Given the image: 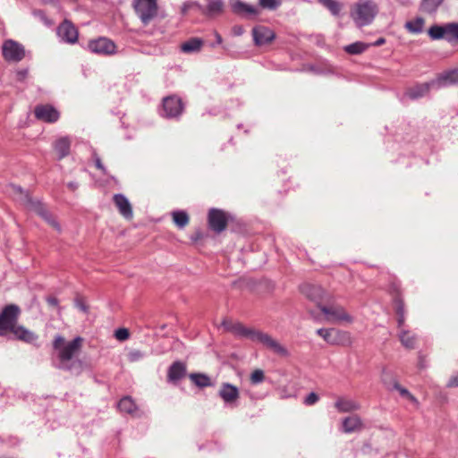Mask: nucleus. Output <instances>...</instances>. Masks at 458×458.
Here are the masks:
<instances>
[{
	"label": "nucleus",
	"instance_id": "obj_1",
	"mask_svg": "<svg viewBox=\"0 0 458 458\" xmlns=\"http://www.w3.org/2000/svg\"><path fill=\"white\" fill-rule=\"evenodd\" d=\"M377 5L373 0H359L351 6L350 16L359 28L370 24L377 13Z\"/></svg>",
	"mask_w": 458,
	"mask_h": 458
},
{
	"label": "nucleus",
	"instance_id": "obj_2",
	"mask_svg": "<svg viewBox=\"0 0 458 458\" xmlns=\"http://www.w3.org/2000/svg\"><path fill=\"white\" fill-rule=\"evenodd\" d=\"M11 189L13 192L19 196L20 200L26 205L29 208L35 211L38 215H39L45 221L55 229L57 232L61 231V226L55 218L48 212V210L45 208V206L38 202L33 200L30 196L24 192L23 190L17 185H12Z\"/></svg>",
	"mask_w": 458,
	"mask_h": 458
},
{
	"label": "nucleus",
	"instance_id": "obj_3",
	"mask_svg": "<svg viewBox=\"0 0 458 458\" xmlns=\"http://www.w3.org/2000/svg\"><path fill=\"white\" fill-rule=\"evenodd\" d=\"M83 339L80 336L65 344L62 335H56L53 342V347L58 351V358L62 363L71 360L81 349Z\"/></svg>",
	"mask_w": 458,
	"mask_h": 458
},
{
	"label": "nucleus",
	"instance_id": "obj_4",
	"mask_svg": "<svg viewBox=\"0 0 458 458\" xmlns=\"http://www.w3.org/2000/svg\"><path fill=\"white\" fill-rule=\"evenodd\" d=\"M133 8L144 25H148L157 16L158 6L157 0H133Z\"/></svg>",
	"mask_w": 458,
	"mask_h": 458
},
{
	"label": "nucleus",
	"instance_id": "obj_5",
	"mask_svg": "<svg viewBox=\"0 0 458 458\" xmlns=\"http://www.w3.org/2000/svg\"><path fill=\"white\" fill-rule=\"evenodd\" d=\"M21 314V309L15 304L6 305L0 314V335H7L14 327Z\"/></svg>",
	"mask_w": 458,
	"mask_h": 458
},
{
	"label": "nucleus",
	"instance_id": "obj_6",
	"mask_svg": "<svg viewBox=\"0 0 458 458\" xmlns=\"http://www.w3.org/2000/svg\"><path fill=\"white\" fill-rule=\"evenodd\" d=\"M320 311L325 315V319L333 324H352L353 318L340 305H323Z\"/></svg>",
	"mask_w": 458,
	"mask_h": 458
},
{
	"label": "nucleus",
	"instance_id": "obj_7",
	"mask_svg": "<svg viewBox=\"0 0 458 458\" xmlns=\"http://www.w3.org/2000/svg\"><path fill=\"white\" fill-rule=\"evenodd\" d=\"M317 334L327 344L332 345L348 344L351 343L350 334L336 328H319Z\"/></svg>",
	"mask_w": 458,
	"mask_h": 458
},
{
	"label": "nucleus",
	"instance_id": "obj_8",
	"mask_svg": "<svg viewBox=\"0 0 458 458\" xmlns=\"http://www.w3.org/2000/svg\"><path fill=\"white\" fill-rule=\"evenodd\" d=\"M301 293L310 301H313L319 309L324 301H328V294L319 285L305 283L300 286Z\"/></svg>",
	"mask_w": 458,
	"mask_h": 458
},
{
	"label": "nucleus",
	"instance_id": "obj_9",
	"mask_svg": "<svg viewBox=\"0 0 458 458\" xmlns=\"http://www.w3.org/2000/svg\"><path fill=\"white\" fill-rule=\"evenodd\" d=\"M2 53L7 62L17 63L21 61L25 56L23 46L13 39H8L4 42Z\"/></svg>",
	"mask_w": 458,
	"mask_h": 458
},
{
	"label": "nucleus",
	"instance_id": "obj_10",
	"mask_svg": "<svg viewBox=\"0 0 458 458\" xmlns=\"http://www.w3.org/2000/svg\"><path fill=\"white\" fill-rule=\"evenodd\" d=\"M208 223L212 231L220 233L227 227L228 215L221 209L211 208L208 211Z\"/></svg>",
	"mask_w": 458,
	"mask_h": 458
},
{
	"label": "nucleus",
	"instance_id": "obj_11",
	"mask_svg": "<svg viewBox=\"0 0 458 458\" xmlns=\"http://www.w3.org/2000/svg\"><path fill=\"white\" fill-rule=\"evenodd\" d=\"M224 327L227 331L233 333V335L240 337L248 338L252 341H258L259 335L261 333V331L255 330L251 327H247L240 322L225 321Z\"/></svg>",
	"mask_w": 458,
	"mask_h": 458
},
{
	"label": "nucleus",
	"instance_id": "obj_12",
	"mask_svg": "<svg viewBox=\"0 0 458 458\" xmlns=\"http://www.w3.org/2000/svg\"><path fill=\"white\" fill-rule=\"evenodd\" d=\"M183 112V104L180 98L169 96L163 99L162 116L166 118H176Z\"/></svg>",
	"mask_w": 458,
	"mask_h": 458
},
{
	"label": "nucleus",
	"instance_id": "obj_13",
	"mask_svg": "<svg viewBox=\"0 0 458 458\" xmlns=\"http://www.w3.org/2000/svg\"><path fill=\"white\" fill-rule=\"evenodd\" d=\"M57 35L64 42L74 44L78 40L79 32L77 28L68 20H64L57 27Z\"/></svg>",
	"mask_w": 458,
	"mask_h": 458
},
{
	"label": "nucleus",
	"instance_id": "obj_14",
	"mask_svg": "<svg viewBox=\"0 0 458 458\" xmlns=\"http://www.w3.org/2000/svg\"><path fill=\"white\" fill-rule=\"evenodd\" d=\"M89 48L91 52L96 54L112 55L115 53L116 46L112 40L106 38H99L89 41Z\"/></svg>",
	"mask_w": 458,
	"mask_h": 458
},
{
	"label": "nucleus",
	"instance_id": "obj_15",
	"mask_svg": "<svg viewBox=\"0 0 458 458\" xmlns=\"http://www.w3.org/2000/svg\"><path fill=\"white\" fill-rule=\"evenodd\" d=\"M257 342L261 343L267 349L281 357H287L289 355L288 350L284 345L266 333L261 332Z\"/></svg>",
	"mask_w": 458,
	"mask_h": 458
},
{
	"label": "nucleus",
	"instance_id": "obj_16",
	"mask_svg": "<svg viewBox=\"0 0 458 458\" xmlns=\"http://www.w3.org/2000/svg\"><path fill=\"white\" fill-rule=\"evenodd\" d=\"M257 342L261 343L267 349L281 357H287L289 355L288 350L284 345L266 333L261 332Z\"/></svg>",
	"mask_w": 458,
	"mask_h": 458
},
{
	"label": "nucleus",
	"instance_id": "obj_17",
	"mask_svg": "<svg viewBox=\"0 0 458 458\" xmlns=\"http://www.w3.org/2000/svg\"><path fill=\"white\" fill-rule=\"evenodd\" d=\"M35 116L46 123H55L59 119V112L50 105H39L34 109Z\"/></svg>",
	"mask_w": 458,
	"mask_h": 458
},
{
	"label": "nucleus",
	"instance_id": "obj_18",
	"mask_svg": "<svg viewBox=\"0 0 458 458\" xmlns=\"http://www.w3.org/2000/svg\"><path fill=\"white\" fill-rule=\"evenodd\" d=\"M218 395L225 403L232 405L240 398V390L234 385L230 383H222L218 391Z\"/></svg>",
	"mask_w": 458,
	"mask_h": 458
},
{
	"label": "nucleus",
	"instance_id": "obj_19",
	"mask_svg": "<svg viewBox=\"0 0 458 458\" xmlns=\"http://www.w3.org/2000/svg\"><path fill=\"white\" fill-rule=\"evenodd\" d=\"M113 201L117 208L119 213L125 219H131L133 217L132 207L128 199L121 193L113 196Z\"/></svg>",
	"mask_w": 458,
	"mask_h": 458
},
{
	"label": "nucleus",
	"instance_id": "obj_20",
	"mask_svg": "<svg viewBox=\"0 0 458 458\" xmlns=\"http://www.w3.org/2000/svg\"><path fill=\"white\" fill-rule=\"evenodd\" d=\"M252 35L257 46L268 44L275 38L274 31L264 26L253 28Z\"/></svg>",
	"mask_w": 458,
	"mask_h": 458
},
{
	"label": "nucleus",
	"instance_id": "obj_21",
	"mask_svg": "<svg viewBox=\"0 0 458 458\" xmlns=\"http://www.w3.org/2000/svg\"><path fill=\"white\" fill-rule=\"evenodd\" d=\"M334 406L340 413L352 412L360 409V404L358 402L343 396L336 399Z\"/></svg>",
	"mask_w": 458,
	"mask_h": 458
},
{
	"label": "nucleus",
	"instance_id": "obj_22",
	"mask_svg": "<svg viewBox=\"0 0 458 458\" xmlns=\"http://www.w3.org/2000/svg\"><path fill=\"white\" fill-rule=\"evenodd\" d=\"M343 431L344 433H352L363 428V423L360 417L357 414L348 416L343 420Z\"/></svg>",
	"mask_w": 458,
	"mask_h": 458
},
{
	"label": "nucleus",
	"instance_id": "obj_23",
	"mask_svg": "<svg viewBox=\"0 0 458 458\" xmlns=\"http://www.w3.org/2000/svg\"><path fill=\"white\" fill-rule=\"evenodd\" d=\"M186 366L182 361H174L168 369L167 379L170 382H177L184 377Z\"/></svg>",
	"mask_w": 458,
	"mask_h": 458
},
{
	"label": "nucleus",
	"instance_id": "obj_24",
	"mask_svg": "<svg viewBox=\"0 0 458 458\" xmlns=\"http://www.w3.org/2000/svg\"><path fill=\"white\" fill-rule=\"evenodd\" d=\"M230 6L236 14L257 15L259 13V10L256 7L247 4L241 0H230Z\"/></svg>",
	"mask_w": 458,
	"mask_h": 458
},
{
	"label": "nucleus",
	"instance_id": "obj_25",
	"mask_svg": "<svg viewBox=\"0 0 458 458\" xmlns=\"http://www.w3.org/2000/svg\"><path fill=\"white\" fill-rule=\"evenodd\" d=\"M9 333H13L14 336L21 341L30 344L38 339V335L28 330L22 326L14 327Z\"/></svg>",
	"mask_w": 458,
	"mask_h": 458
},
{
	"label": "nucleus",
	"instance_id": "obj_26",
	"mask_svg": "<svg viewBox=\"0 0 458 458\" xmlns=\"http://www.w3.org/2000/svg\"><path fill=\"white\" fill-rule=\"evenodd\" d=\"M204 46V41L199 38H191L181 44L180 49L185 54L198 53Z\"/></svg>",
	"mask_w": 458,
	"mask_h": 458
},
{
	"label": "nucleus",
	"instance_id": "obj_27",
	"mask_svg": "<svg viewBox=\"0 0 458 458\" xmlns=\"http://www.w3.org/2000/svg\"><path fill=\"white\" fill-rule=\"evenodd\" d=\"M399 340L403 347L409 350L416 348L417 335L410 330L402 329L398 335Z\"/></svg>",
	"mask_w": 458,
	"mask_h": 458
},
{
	"label": "nucleus",
	"instance_id": "obj_28",
	"mask_svg": "<svg viewBox=\"0 0 458 458\" xmlns=\"http://www.w3.org/2000/svg\"><path fill=\"white\" fill-rule=\"evenodd\" d=\"M430 89V83H422L419 85H415L411 88H409L405 96H407L411 99H417L426 96Z\"/></svg>",
	"mask_w": 458,
	"mask_h": 458
},
{
	"label": "nucleus",
	"instance_id": "obj_29",
	"mask_svg": "<svg viewBox=\"0 0 458 458\" xmlns=\"http://www.w3.org/2000/svg\"><path fill=\"white\" fill-rule=\"evenodd\" d=\"M393 294V304L394 310L396 315L405 314V304L404 301L402 298V294L400 289L397 285H393L392 290Z\"/></svg>",
	"mask_w": 458,
	"mask_h": 458
},
{
	"label": "nucleus",
	"instance_id": "obj_30",
	"mask_svg": "<svg viewBox=\"0 0 458 458\" xmlns=\"http://www.w3.org/2000/svg\"><path fill=\"white\" fill-rule=\"evenodd\" d=\"M118 409L122 412L128 413L131 416H138L137 405L130 396H125L119 401Z\"/></svg>",
	"mask_w": 458,
	"mask_h": 458
},
{
	"label": "nucleus",
	"instance_id": "obj_31",
	"mask_svg": "<svg viewBox=\"0 0 458 458\" xmlns=\"http://www.w3.org/2000/svg\"><path fill=\"white\" fill-rule=\"evenodd\" d=\"M225 4L223 0H208L205 14L208 16H216L223 13Z\"/></svg>",
	"mask_w": 458,
	"mask_h": 458
},
{
	"label": "nucleus",
	"instance_id": "obj_32",
	"mask_svg": "<svg viewBox=\"0 0 458 458\" xmlns=\"http://www.w3.org/2000/svg\"><path fill=\"white\" fill-rule=\"evenodd\" d=\"M458 83V68L442 73L438 78L439 85Z\"/></svg>",
	"mask_w": 458,
	"mask_h": 458
},
{
	"label": "nucleus",
	"instance_id": "obj_33",
	"mask_svg": "<svg viewBox=\"0 0 458 458\" xmlns=\"http://www.w3.org/2000/svg\"><path fill=\"white\" fill-rule=\"evenodd\" d=\"M172 218L174 225L180 229L184 228L190 223L189 215L185 211H174Z\"/></svg>",
	"mask_w": 458,
	"mask_h": 458
},
{
	"label": "nucleus",
	"instance_id": "obj_34",
	"mask_svg": "<svg viewBox=\"0 0 458 458\" xmlns=\"http://www.w3.org/2000/svg\"><path fill=\"white\" fill-rule=\"evenodd\" d=\"M190 379L199 387L211 386L212 382L208 376L202 373H191L189 375Z\"/></svg>",
	"mask_w": 458,
	"mask_h": 458
},
{
	"label": "nucleus",
	"instance_id": "obj_35",
	"mask_svg": "<svg viewBox=\"0 0 458 458\" xmlns=\"http://www.w3.org/2000/svg\"><path fill=\"white\" fill-rule=\"evenodd\" d=\"M319 4L325 6L334 16H338L343 8V4L336 0H318Z\"/></svg>",
	"mask_w": 458,
	"mask_h": 458
},
{
	"label": "nucleus",
	"instance_id": "obj_36",
	"mask_svg": "<svg viewBox=\"0 0 458 458\" xmlns=\"http://www.w3.org/2000/svg\"><path fill=\"white\" fill-rule=\"evenodd\" d=\"M369 47L370 45L358 41L344 47V50L350 55H359L367 50Z\"/></svg>",
	"mask_w": 458,
	"mask_h": 458
},
{
	"label": "nucleus",
	"instance_id": "obj_37",
	"mask_svg": "<svg viewBox=\"0 0 458 458\" xmlns=\"http://www.w3.org/2000/svg\"><path fill=\"white\" fill-rule=\"evenodd\" d=\"M428 32L429 37L434 40L445 38V25L431 26Z\"/></svg>",
	"mask_w": 458,
	"mask_h": 458
},
{
	"label": "nucleus",
	"instance_id": "obj_38",
	"mask_svg": "<svg viewBox=\"0 0 458 458\" xmlns=\"http://www.w3.org/2000/svg\"><path fill=\"white\" fill-rule=\"evenodd\" d=\"M442 2L443 0H423L420 8L422 12L432 13L436 12Z\"/></svg>",
	"mask_w": 458,
	"mask_h": 458
},
{
	"label": "nucleus",
	"instance_id": "obj_39",
	"mask_svg": "<svg viewBox=\"0 0 458 458\" xmlns=\"http://www.w3.org/2000/svg\"><path fill=\"white\" fill-rule=\"evenodd\" d=\"M424 20L422 18H416L413 21L406 22V29L411 33H420L422 31Z\"/></svg>",
	"mask_w": 458,
	"mask_h": 458
},
{
	"label": "nucleus",
	"instance_id": "obj_40",
	"mask_svg": "<svg viewBox=\"0 0 458 458\" xmlns=\"http://www.w3.org/2000/svg\"><path fill=\"white\" fill-rule=\"evenodd\" d=\"M445 39L452 41L454 39L458 40V23L451 22L445 24Z\"/></svg>",
	"mask_w": 458,
	"mask_h": 458
},
{
	"label": "nucleus",
	"instance_id": "obj_41",
	"mask_svg": "<svg viewBox=\"0 0 458 458\" xmlns=\"http://www.w3.org/2000/svg\"><path fill=\"white\" fill-rule=\"evenodd\" d=\"M70 154L69 145H55L53 150L54 158L56 160H61L64 157H67Z\"/></svg>",
	"mask_w": 458,
	"mask_h": 458
},
{
	"label": "nucleus",
	"instance_id": "obj_42",
	"mask_svg": "<svg viewBox=\"0 0 458 458\" xmlns=\"http://www.w3.org/2000/svg\"><path fill=\"white\" fill-rule=\"evenodd\" d=\"M259 4L267 10H276L281 5V0H259Z\"/></svg>",
	"mask_w": 458,
	"mask_h": 458
},
{
	"label": "nucleus",
	"instance_id": "obj_43",
	"mask_svg": "<svg viewBox=\"0 0 458 458\" xmlns=\"http://www.w3.org/2000/svg\"><path fill=\"white\" fill-rule=\"evenodd\" d=\"M394 388L397 390L402 396L406 397L407 399L413 403H417V399L406 388L403 387L398 382L394 383Z\"/></svg>",
	"mask_w": 458,
	"mask_h": 458
},
{
	"label": "nucleus",
	"instance_id": "obj_44",
	"mask_svg": "<svg viewBox=\"0 0 458 458\" xmlns=\"http://www.w3.org/2000/svg\"><path fill=\"white\" fill-rule=\"evenodd\" d=\"M250 379L251 384H253V385H257V384L263 382L265 379L264 371L261 369H255L250 374Z\"/></svg>",
	"mask_w": 458,
	"mask_h": 458
},
{
	"label": "nucleus",
	"instance_id": "obj_45",
	"mask_svg": "<svg viewBox=\"0 0 458 458\" xmlns=\"http://www.w3.org/2000/svg\"><path fill=\"white\" fill-rule=\"evenodd\" d=\"M143 356H144V354L142 353L141 351L132 350L128 353L127 358L130 362H137L140 359H142Z\"/></svg>",
	"mask_w": 458,
	"mask_h": 458
},
{
	"label": "nucleus",
	"instance_id": "obj_46",
	"mask_svg": "<svg viewBox=\"0 0 458 458\" xmlns=\"http://www.w3.org/2000/svg\"><path fill=\"white\" fill-rule=\"evenodd\" d=\"M114 336L119 341H125L130 337V333L127 328H119L115 331Z\"/></svg>",
	"mask_w": 458,
	"mask_h": 458
},
{
	"label": "nucleus",
	"instance_id": "obj_47",
	"mask_svg": "<svg viewBox=\"0 0 458 458\" xmlns=\"http://www.w3.org/2000/svg\"><path fill=\"white\" fill-rule=\"evenodd\" d=\"M446 387H458V371L449 377L448 382L446 383Z\"/></svg>",
	"mask_w": 458,
	"mask_h": 458
},
{
	"label": "nucleus",
	"instance_id": "obj_48",
	"mask_svg": "<svg viewBox=\"0 0 458 458\" xmlns=\"http://www.w3.org/2000/svg\"><path fill=\"white\" fill-rule=\"evenodd\" d=\"M318 401V395L315 393H310L305 399L307 405H313Z\"/></svg>",
	"mask_w": 458,
	"mask_h": 458
},
{
	"label": "nucleus",
	"instance_id": "obj_49",
	"mask_svg": "<svg viewBox=\"0 0 458 458\" xmlns=\"http://www.w3.org/2000/svg\"><path fill=\"white\" fill-rule=\"evenodd\" d=\"M34 15L43 21L46 24L51 25L52 22L47 19L46 14L41 10H36L33 12Z\"/></svg>",
	"mask_w": 458,
	"mask_h": 458
},
{
	"label": "nucleus",
	"instance_id": "obj_50",
	"mask_svg": "<svg viewBox=\"0 0 458 458\" xmlns=\"http://www.w3.org/2000/svg\"><path fill=\"white\" fill-rule=\"evenodd\" d=\"M397 316V326H398V328H400V331L403 328V327L404 326V323H405V314H401V315H396Z\"/></svg>",
	"mask_w": 458,
	"mask_h": 458
},
{
	"label": "nucleus",
	"instance_id": "obj_51",
	"mask_svg": "<svg viewBox=\"0 0 458 458\" xmlns=\"http://www.w3.org/2000/svg\"><path fill=\"white\" fill-rule=\"evenodd\" d=\"M48 305L56 307L58 305V300L55 297L50 296L47 299Z\"/></svg>",
	"mask_w": 458,
	"mask_h": 458
},
{
	"label": "nucleus",
	"instance_id": "obj_52",
	"mask_svg": "<svg viewBox=\"0 0 458 458\" xmlns=\"http://www.w3.org/2000/svg\"><path fill=\"white\" fill-rule=\"evenodd\" d=\"M76 306H77L81 310H82L83 312H87V311H88V307H87V305H86L82 301L78 300V301H76Z\"/></svg>",
	"mask_w": 458,
	"mask_h": 458
},
{
	"label": "nucleus",
	"instance_id": "obj_53",
	"mask_svg": "<svg viewBox=\"0 0 458 458\" xmlns=\"http://www.w3.org/2000/svg\"><path fill=\"white\" fill-rule=\"evenodd\" d=\"M95 165H96V167L103 172H105V168L102 165V162L100 160V158L98 157V156H95Z\"/></svg>",
	"mask_w": 458,
	"mask_h": 458
},
{
	"label": "nucleus",
	"instance_id": "obj_54",
	"mask_svg": "<svg viewBox=\"0 0 458 458\" xmlns=\"http://www.w3.org/2000/svg\"><path fill=\"white\" fill-rule=\"evenodd\" d=\"M386 39L384 38H379L375 43L369 44L370 46L379 47L385 44Z\"/></svg>",
	"mask_w": 458,
	"mask_h": 458
},
{
	"label": "nucleus",
	"instance_id": "obj_55",
	"mask_svg": "<svg viewBox=\"0 0 458 458\" xmlns=\"http://www.w3.org/2000/svg\"><path fill=\"white\" fill-rule=\"evenodd\" d=\"M27 75V71H20L17 72V77L20 81L23 80Z\"/></svg>",
	"mask_w": 458,
	"mask_h": 458
},
{
	"label": "nucleus",
	"instance_id": "obj_56",
	"mask_svg": "<svg viewBox=\"0 0 458 458\" xmlns=\"http://www.w3.org/2000/svg\"><path fill=\"white\" fill-rule=\"evenodd\" d=\"M202 238V233L199 231L195 232L194 235H192L191 239L193 241H198Z\"/></svg>",
	"mask_w": 458,
	"mask_h": 458
},
{
	"label": "nucleus",
	"instance_id": "obj_57",
	"mask_svg": "<svg viewBox=\"0 0 458 458\" xmlns=\"http://www.w3.org/2000/svg\"><path fill=\"white\" fill-rule=\"evenodd\" d=\"M215 37H216L217 44H221L222 43V38H221V36L219 35L218 32H216V31L215 32Z\"/></svg>",
	"mask_w": 458,
	"mask_h": 458
},
{
	"label": "nucleus",
	"instance_id": "obj_58",
	"mask_svg": "<svg viewBox=\"0 0 458 458\" xmlns=\"http://www.w3.org/2000/svg\"><path fill=\"white\" fill-rule=\"evenodd\" d=\"M69 187H71L72 189H74L73 184H69Z\"/></svg>",
	"mask_w": 458,
	"mask_h": 458
}]
</instances>
